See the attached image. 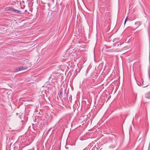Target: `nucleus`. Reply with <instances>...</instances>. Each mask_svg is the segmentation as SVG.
<instances>
[{
  "mask_svg": "<svg viewBox=\"0 0 150 150\" xmlns=\"http://www.w3.org/2000/svg\"><path fill=\"white\" fill-rule=\"evenodd\" d=\"M58 95L59 98L62 100L63 99L65 100V99L67 96V95L65 94V90H64L62 89L59 91Z\"/></svg>",
  "mask_w": 150,
  "mask_h": 150,
  "instance_id": "1",
  "label": "nucleus"
},
{
  "mask_svg": "<svg viewBox=\"0 0 150 150\" xmlns=\"http://www.w3.org/2000/svg\"><path fill=\"white\" fill-rule=\"evenodd\" d=\"M8 8V10L12 11L15 13H18L20 14H22L23 13H22L21 11L16 9L12 7H10Z\"/></svg>",
  "mask_w": 150,
  "mask_h": 150,
  "instance_id": "2",
  "label": "nucleus"
},
{
  "mask_svg": "<svg viewBox=\"0 0 150 150\" xmlns=\"http://www.w3.org/2000/svg\"><path fill=\"white\" fill-rule=\"evenodd\" d=\"M26 69V67H19L18 68L16 69L17 71H21Z\"/></svg>",
  "mask_w": 150,
  "mask_h": 150,
  "instance_id": "3",
  "label": "nucleus"
},
{
  "mask_svg": "<svg viewBox=\"0 0 150 150\" xmlns=\"http://www.w3.org/2000/svg\"><path fill=\"white\" fill-rule=\"evenodd\" d=\"M142 85L144 86H143V87H145L149 85V82H147L146 83H144V82L143 81V82H142Z\"/></svg>",
  "mask_w": 150,
  "mask_h": 150,
  "instance_id": "4",
  "label": "nucleus"
},
{
  "mask_svg": "<svg viewBox=\"0 0 150 150\" xmlns=\"http://www.w3.org/2000/svg\"><path fill=\"white\" fill-rule=\"evenodd\" d=\"M145 97L146 98L150 99V95L149 92L146 93L145 95Z\"/></svg>",
  "mask_w": 150,
  "mask_h": 150,
  "instance_id": "5",
  "label": "nucleus"
},
{
  "mask_svg": "<svg viewBox=\"0 0 150 150\" xmlns=\"http://www.w3.org/2000/svg\"><path fill=\"white\" fill-rule=\"evenodd\" d=\"M135 24L136 25H137L138 26H139L141 25V23L139 22H135Z\"/></svg>",
  "mask_w": 150,
  "mask_h": 150,
  "instance_id": "6",
  "label": "nucleus"
},
{
  "mask_svg": "<svg viewBox=\"0 0 150 150\" xmlns=\"http://www.w3.org/2000/svg\"><path fill=\"white\" fill-rule=\"evenodd\" d=\"M127 17L125 20V23H124V24H125L126 23V22H127Z\"/></svg>",
  "mask_w": 150,
  "mask_h": 150,
  "instance_id": "7",
  "label": "nucleus"
},
{
  "mask_svg": "<svg viewBox=\"0 0 150 150\" xmlns=\"http://www.w3.org/2000/svg\"><path fill=\"white\" fill-rule=\"evenodd\" d=\"M149 62H150V50H149Z\"/></svg>",
  "mask_w": 150,
  "mask_h": 150,
  "instance_id": "8",
  "label": "nucleus"
},
{
  "mask_svg": "<svg viewBox=\"0 0 150 150\" xmlns=\"http://www.w3.org/2000/svg\"><path fill=\"white\" fill-rule=\"evenodd\" d=\"M148 73H149V78H150V74H149V69Z\"/></svg>",
  "mask_w": 150,
  "mask_h": 150,
  "instance_id": "9",
  "label": "nucleus"
},
{
  "mask_svg": "<svg viewBox=\"0 0 150 150\" xmlns=\"http://www.w3.org/2000/svg\"><path fill=\"white\" fill-rule=\"evenodd\" d=\"M149 44H150V40H149Z\"/></svg>",
  "mask_w": 150,
  "mask_h": 150,
  "instance_id": "10",
  "label": "nucleus"
}]
</instances>
